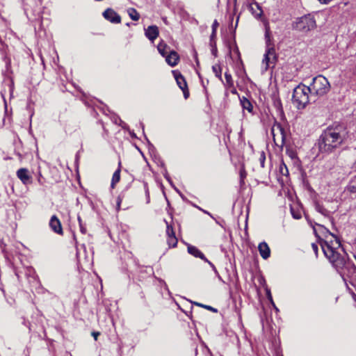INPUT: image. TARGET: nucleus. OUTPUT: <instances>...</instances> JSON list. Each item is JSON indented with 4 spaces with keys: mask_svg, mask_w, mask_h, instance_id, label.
I'll use <instances>...</instances> for the list:
<instances>
[{
    "mask_svg": "<svg viewBox=\"0 0 356 356\" xmlns=\"http://www.w3.org/2000/svg\"><path fill=\"white\" fill-rule=\"evenodd\" d=\"M318 229L313 227L316 236L319 239L321 249L325 257L337 269L343 270L348 260L346 252L341 247L339 240L325 227L318 225Z\"/></svg>",
    "mask_w": 356,
    "mask_h": 356,
    "instance_id": "obj_1",
    "label": "nucleus"
},
{
    "mask_svg": "<svg viewBox=\"0 0 356 356\" xmlns=\"http://www.w3.org/2000/svg\"><path fill=\"white\" fill-rule=\"evenodd\" d=\"M348 131L341 124L327 127L321 134L318 141V148L321 153L331 154L345 144Z\"/></svg>",
    "mask_w": 356,
    "mask_h": 356,
    "instance_id": "obj_2",
    "label": "nucleus"
},
{
    "mask_svg": "<svg viewBox=\"0 0 356 356\" xmlns=\"http://www.w3.org/2000/svg\"><path fill=\"white\" fill-rule=\"evenodd\" d=\"M311 99L314 97H322L326 95L330 89V85L328 80L322 75H318L313 79L312 83L309 86Z\"/></svg>",
    "mask_w": 356,
    "mask_h": 356,
    "instance_id": "obj_3",
    "label": "nucleus"
},
{
    "mask_svg": "<svg viewBox=\"0 0 356 356\" xmlns=\"http://www.w3.org/2000/svg\"><path fill=\"white\" fill-rule=\"evenodd\" d=\"M310 90L309 86L303 84H299L293 90L292 101L298 109L305 108L309 102L311 96L309 97Z\"/></svg>",
    "mask_w": 356,
    "mask_h": 356,
    "instance_id": "obj_4",
    "label": "nucleus"
},
{
    "mask_svg": "<svg viewBox=\"0 0 356 356\" xmlns=\"http://www.w3.org/2000/svg\"><path fill=\"white\" fill-rule=\"evenodd\" d=\"M249 10L252 15L257 19L263 22L264 26V38L266 43L267 44V21L265 20L264 16V10L261 6L257 2H252L249 4ZM263 72L267 70V47H266L265 53L264 54V58L262 59Z\"/></svg>",
    "mask_w": 356,
    "mask_h": 356,
    "instance_id": "obj_5",
    "label": "nucleus"
},
{
    "mask_svg": "<svg viewBox=\"0 0 356 356\" xmlns=\"http://www.w3.org/2000/svg\"><path fill=\"white\" fill-rule=\"evenodd\" d=\"M293 28L298 31L307 33L316 28V22L312 15H305L296 19L293 23Z\"/></svg>",
    "mask_w": 356,
    "mask_h": 356,
    "instance_id": "obj_6",
    "label": "nucleus"
},
{
    "mask_svg": "<svg viewBox=\"0 0 356 356\" xmlns=\"http://www.w3.org/2000/svg\"><path fill=\"white\" fill-rule=\"evenodd\" d=\"M172 74L174 75V77L177 81L178 86L183 91L184 98L187 99L189 97V92L184 77L181 75V74L179 72L176 70H173Z\"/></svg>",
    "mask_w": 356,
    "mask_h": 356,
    "instance_id": "obj_7",
    "label": "nucleus"
},
{
    "mask_svg": "<svg viewBox=\"0 0 356 356\" xmlns=\"http://www.w3.org/2000/svg\"><path fill=\"white\" fill-rule=\"evenodd\" d=\"M17 177L24 184L28 185L32 182V177L26 168H20L17 171Z\"/></svg>",
    "mask_w": 356,
    "mask_h": 356,
    "instance_id": "obj_8",
    "label": "nucleus"
},
{
    "mask_svg": "<svg viewBox=\"0 0 356 356\" xmlns=\"http://www.w3.org/2000/svg\"><path fill=\"white\" fill-rule=\"evenodd\" d=\"M104 17L111 23L118 24L121 22L120 16L111 8H107L103 13Z\"/></svg>",
    "mask_w": 356,
    "mask_h": 356,
    "instance_id": "obj_9",
    "label": "nucleus"
},
{
    "mask_svg": "<svg viewBox=\"0 0 356 356\" xmlns=\"http://www.w3.org/2000/svg\"><path fill=\"white\" fill-rule=\"evenodd\" d=\"M271 133L275 144L277 146H282L284 144V137L281 129L279 127H277L276 129L273 127Z\"/></svg>",
    "mask_w": 356,
    "mask_h": 356,
    "instance_id": "obj_10",
    "label": "nucleus"
},
{
    "mask_svg": "<svg viewBox=\"0 0 356 356\" xmlns=\"http://www.w3.org/2000/svg\"><path fill=\"white\" fill-rule=\"evenodd\" d=\"M49 226L51 229L58 234H63V228L61 222L56 216H51L49 221Z\"/></svg>",
    "mask_w": 356,
    "mask_h": 356,
    "instance_id": "obj_11",
    "label": "nucleus"
},
{
    "mask_svg": "<svg viewBox=\"0 0 356 356\" xmlns=\"http://www.w3.org/2000/svg\"><path fill=\"white\" fill-rule=\"evenodd\" d=\"M275 88H276V85H275ZM271 99L273 102V106L276 110V112L278 115L282 113V106L281 103V100L278 96V93L277 92V88L271 94Z\"/></svg>",
    "mask_w": 356,
    "mask_h": 356,
    "instance_id": "obj_12",
    "label": "nucleus"
},
{
    "mask_svg": "<svg viewBox=\"0 0 356 356\" xmlns=\"http://www.w3.org/2000/svg\"><path fill=\"white\" fill-rule=\"evenodd\" d=\"M165 58L166 63L171 67L177 65L179 60V56L175 51H170Z\"/></svg>",
    "mask_w": 356,
    "mask_h": 356,
    "instance_id": "obj_13",
    "label": "nucleus"
},
{
    "mask_svg": "<svg viewBox=\"0 0 356 356\" xmlns=\"http://www.w3.org/2000/svg\"><path fill=\"white\" fill-rule=\"evenodd\" d=\"M187 250L188 252L193 257L200 258L204 261H208V259L205 257L204 254L195 246L188 245Z\"/></svg>",
    "mask_w": 356,
    "mask_h": 356,
    "instance_id": "obj_14",
    "label": "nucleus"
},
{
    "mask_svg": "<svg viewBox=\"0 0 356 356\" xmlns=\"http://www.w3.org/2000/svg\"><path fill=\"white\" fill-rule=\"evenodd\" d=\"M145 35L151 41H154L159 35V29L155 25L149 26L145 29Z\"/></svg>",
    "mask_w": 356,
    "mask_h": 356,
    "instance_id": "obj_15",
    "label": "nucleus"
},
{
    "mask_svg": "<svg viewBox=\"0 0 356 356\" xmlns=\"http://www.w3.org/2000/svg\"><path fill=\"white\" fill-rule=\"evenodd\" d=\"M240 103L241 105L244 110H247L248 112L251 113L252 111V104L250 101L248 99L245 97H240Z\"/></svg>",
    "mask_w": 356,
    "mask_h": 356,
    "instance_id": "obj_16",
    "label": "nucleus"
},
{
    "mask_svg": "<svg viewBox=\"0 0 356 356\" xmlns=\"http://www.w3.org/2000/svg\"><path fill=\"white\" fill-rule=\"evenodd\" d=\"M120 165H121V163L120 162L119 163L118 168L114 172V173L113 175L112 180H111V187L112 188H114L115 186V184L118 182L120 181Z\"/></svg>",
    "mask_w": 356,
    "mask_h": 356,
    "instance_id": "obj_17",
    "label": "nucleus"
},
{
    "mask_svg": "<svg viewBox=\"0 0 356 356\" xmlns=\"http://www.w3.org/2000/svg\"><path fill=\"white\" fill-rule=\"evenodd\" d=\"M268 67H270V64H275L277 61V56L275 54V51L274 48L268 47Z\"/></svg>",
    "mask_w": 356,
    "mask_h": 356,
    "instance_id": "obj_18",
    "label": "nucleus"
},
{
    "mask_svg": "<svg viewBox=\"0 0 356 356\" xmlns=\"http://www.w3.org/2000/svg\"><path fill=\"white\" fill-rule=\"evenodd\" d=\"M261 256L264 259H267V243L266 242H261L258 246Z\"/></svg>",
    "mask_w": 356,
    "mask_h": 356,
    "instance_id": "obj_19",
    "label": "nucleus"
},
{
    "mask_svg": "<svg viewBox=\"0 0 356 356\" xmlns=\"http://www.w3.org/2000/svg\"><path fill=\"white\" fill-rule=\"evenodd\" d=\"M157 49H158L159 52L163 57H165L169 53L168 51V46L165 44L163 43V42H160L158 44Z\"/></svg>",
    "mask_w": 356,
    "mask_h": 356,
    "instance_id": "obj_20",
    "label": "nucleus"
},
{
    "mask_svg": "<svg viewBox=\"0 0 356 356\" xmlns=\"http://www.w3.org/2000/svg\"><path fill=\"white\" fill-rule=\"evenodd\" d=\"M128 13H129V15L131 17V19L134 20V21H137L140 18L139 13L134 8H129L128 10Z\"/></svg>",
    "mask_w": 356,
    "mask_h": 356,
    "instance_id": "obj_21",
    "label": "nucleus"
},
{
    "mask_svg": "<svg viewBox=\"0 0 356 356\" xmlns=\"http://www.w3.org/2000/svg\"><path fill=\"white\" fill-rule=\"evenodd\" d=\"M212 70L216 76L222 80V70L220 65H215L212 66Z\"/></svg>",
    "mask_w": 356,
    "mask_h": 356,
    "instance_id": "obj_22",
    "label": "nucleus"
},
{
    "mask_svg": "<svg viewBox=\"0 0 356 356\" xmlns=\"http://www.w3.org/2000/svg\"><path fill=\"white\" fill-rule=\"evenodd\" d=\"M166 224V234L168 237L175 236L173 227L165 220H164Z\"/></svg>",
    "mask_w": 356,
    "mask_h": 356,
    "instance_id": "obj_23",
    "label": "nucleus"
},
{
    "mask_svg": "<svg viewBox=\"0 0 356 356\" xmlns=\"http://www.w3.org/2000/svg\"><path fill=\"white\" fill-rule=\"evenodd\" d=\"M168 244L170 247H175L177 244V238L175 236L168 237L167 238Z\"/></svg>",
    "mask_w": 356,
    "mask_h": 356,
    "instance_id": "obj_24",
    "label": "nucleus"
},
{
    "mask_svg": "<svg viewBox=\"0 0 356 356\" xmlns=\"http://www.w3.org/2000/svg\"><path fill=\"white\" fill-rule=\"evenodd\" d=\"M225 80H226L227 85L229 87L233 86L234 82H233V80H232V75L229 72H226L225 73Z\"/></svg>",
    "mask_w": 356,
    "mask_h": 356,
    "instance_id": "obj_25",
    "label": "nucleus"
},
{
    "mask_svg": "<svg viewBox=\"0 0 356 356\" xmlns=\"http://www.w3.org/2000/svg\"><path fill=\"white\" fill-rule=\"evenodd\" d=\"M291 212L295 219H300L302 217L301 213L299 211H296L293 207H291Z\"/></svg>",
    "mask_w": 356,
    "mask_h": 356,
    "instance_id": "obj_26",
    "label": "nucleus"
},
{
    "mask_svg": "<svg viewBox=\"0 0 356 356\" xmlns=\"http://www.w3.org/2000/svg\"><path fill=\"white\" fill-rule=\"evenodd\" d=\"M4 83L8 85V86L9 88L10 94V95H12L13 92V88H14L13 81L11 79H6V80H5Z\"/></svg>",
    "mask_w": 356,
    "mask_h": 356,
    "instance_id": "obj_27",
    "label": "nucleus"
},
{
    "mask_svg": "<svg viewBox=\"0 0 356 356\" xmlns=\"http://www.w3.org/2000/svg\"><path fill=\"white\" fill-rule=\"evenodd\" d=\"M122 202V197L120 195H119L117 197V200H116V211H120Z\"/></svg>",
    "mask_w": 356,
    "mask_h": 356,
    "instance_id": "obj_28",
    "label": "nucleus"
},
{
    "mask_svg": "<svg viewBox=\"0 0 356 356\" xmlns=\"http://www.w3.org/2000/svg\"><path fill=\"white\" fill-rule=\"evenodd\" d=\"M218 25H219V24L217 22V20H214V22H213V24H212L213 35H216V30H217Z\"/></svg>",
    "mask_w": 356,
    "mask_h": 356,
    "instance_id": "obj_29",
    "label": "nucleus"
},
{
    "mask_svg": "<svg viewBox=\"0 0 356 356\" xmlns=\"http://www.w3.org/2000/svg\"><path fill=\"white\" fill-rule=\"evenodd\" d=\"M316 209H317V211H318V212H320L321 213H322V214H323V215H325V216H326V215H327V211L325 209H324L323 207H321V206L318 205V206L316 207Z\"/></svg>",
    "mask_w": 356,
    "mask_h": 356,
    "instance_id": "obj_30",
    "label": "nucleus"
},
{
    "mask_svg": "<svg viewBox=\"0 0 356 356\" xmlns=\"http://www.w3.org/2000/svg\"><path fill=\"white\" fill-rule=\"evenodd\" d=\"M265 160H266V156L265 152H262L261 154L260 161H261V165L262 168H264L265 165Z\"/></svg>",
    "mask_w": 356,
    "mask_h": 356,
    "instance_id": "obj_31",
    "label": "nucleus"
},
{
    "mask_svg": "<svg viewBox=\"0 0 356 356\" xmlns=\"http://www.w3.org/2000/svg\"><path fill=\"white\" fill-rule=\"evenodd\" d=\"M246 177L245 171L243 168L240 170L241 182H243V179Z\"/></svg>",
    "mask_w": 356,
    "mask_h": 356,
    "instance_id": "obj_32",
    "label": "nucleus"
},
{
    "mask_svg": "<svg viewBox=\"0 0 356 356\" xmlns=\"http://www.w3.org/2000/svg\"><path fill=\"white\" fill-rule=\"evenodd\" d=\"M312 248L314 252L315 253L316 256H317L318 250V245L316 243H312Z\"/></svg>",
    "mask_w": 356,
    "mask_h": 356,
    "instance_id": "obj_33",
    "label": "nucleus"
},
{
    "mask_svg": "<svg viewBox=\"0 0 356 356\" xmlns=\"http://www.w3.org/2000/svg\"><path fill=\"white\" fill-rule=\"evenodd\" d=\"M207 263H208L209 264V266L212 268L213 270L214 271V273L216 274H218V270L216 268V266L213 265V263H211L210 261L208 260V261H206Z\"/></svg>",
    "mask_w": 356,
    "mask_h": 356,
    "instance_id": "obj_34",
    "label": "nucleus"
},
{
    "mask_svg": "<svg viewBox=\"0 0 356 356\" xmlns=\"http://www.w3.org/2000/svg\"><path fill=\"white\" fill-rule=\"evenodd\" d=\"M80 227V231L82 234H86V227L83 225V223H81V225H79Z\"/></svg>",
    "mask_w": 356,
    "mask_h": 356,
    "instance_id": "obj_35",
    "label": "nucleus"
},
{
    "mask_svg": "<svg viewBox=\"0 0 356 356\" xmlns=\"http://www.w3.org/2000/svg\"><path fill=\"white\" fill-rule=\"evenodd\" d=\"M268 302H270L272 303V305H273V307L275 308L276 310H278L277 307H275V305H274V302L273 301V299H272V297H271V295H270V291H268Z\"/></svg>",
    "mask_w": 356,
    "mask_h": 356,
    "instance_id": "obj_36",
    "label": "nucleus"
},
{
    "mask_svg": "<svg viewBox=\"0 0 356 356\" xmlns=\"http://www.w3.org/2000/svg\"><path fill=\"white\" fill-rule=\"evenodd\" d=\"M198 209H199L200 211H202L203 213H206V214L209 215L211 218H213V219H214V218H213V216H212V214H211V213H209V211H206V210H204V209H201V208H200V207H198Z\"/></svg>",
    "mask_w": 356,
    "mask_h": 356,
    "instance_id": "obj_37",
    "label": "nucleus"
},
{
    "mask_svg": "<svg viewBox=\"0 0 356 356\" xmlns=\"http://www.w3.org/2000/svg\"><path fill=\"white\" fill-rule=\"evenodd\" d=\"M195 304H196L197 305H198V306H200V307H202L207 308V309H210V310L213 309V308H212L211 306L204 305H202V304H200V303H195Z\"/></svg>",
    "mask_w": 356,
    "mask_h": 356,
    "instance_id": "obj_38",
    "label": "nucleus"
},
{
    "mask_svg": "<svg viewBox=\"0 0 356 356\" xmlns=\"http://www.w3.org/2000/svg\"><path fill=\"white\" fill-rule=\"evenodd\" d=\"M92 335L93 336L95 340L97 341V337L99 335V332H93L92 333Z\"/></svg>",
    "mask_w": 356,
    "mask_h": 356,
    "instance_id": "obj_39",
    "label": "nucleus"
},
{
    "mask_svg": "<svg viewBox=\"0 0 356 356\" xmlns=\"http://www.w3.org/2000/svg\"><path fill=\"white\" fill-rule=\"evenodd\" d=\"M348 188L350 192L356 193V186H350Z\"/></svg>",
    "mask_w": 356,
    "mask_h": 356,
    "instance_id": "obj_40",
    "label": "nucleus"
},
{
    "mask_svg": "<svg viewBox=\"0 0 356 356\" xmlns=\"http://www.w3.org/2000/svg\"><path fill=\"white\" fill-rule=\"evenodd\" d=\"M216 37V35H213V32L211 33V36H210V40H211V44H212L213 42V39Z\"/></svg>",
    "mask_w": 356,
    "mask_h": 356,
    "instance_id": "obj_41",
    "label": "nucleus"
},
{
    "mask_svg": "<svg viewBox=\"0 0 356 356\" xmlns=\"http://www.w3.org/2000/svg\"><path fill=\"white\" fill-rule=\"evenodd\" d=\"M77 220L79 221V225H81V223H83L82 222V220H81V217L79 216H78Z\"/></svg>",
    "mask_w": 356,
    "mask_h": 356,
    "instance_id": "obj_42",
    "label": "nucleus"
},
{
    "mask_svg": "<svg viewBox=\"0 0 356 356\" xmlns=\"http://www.w3.org/2000/svg\"><path fill=\"white\" fill-rule=\"evenodd\" d=\"M216 276L218 277V280H219L222 281V278H221V277H220V275H219V273H218V274H216Z\"/></svg>",
    "mask_w": 356,
    "mask_h": 356,
    "instance_id": "obj_43",
    "label": "nucleus"
},
{
    "mask_svg": "<svg viewBox=\"0 0 356 356\" xmlns=\"http://www.w3.org/2000/svg\"><path fill=\"white\" fill-rule=\"evenodd\" d=\"M1 96L4 100V102H5V104H6V100H5V97H4V94L3 93V92H1Z\"/></svg>",
    "mask_w": 356,
    "mask_h": 356,
    "instance_id": "obj_44",
    "label": "nucleus"
},
{
    "mask_svg": "<svg viewBox=\"0 0 356 356\" xmlns=\"http://www.w3.org/2000/svg\"><path fill=\"white\" fill-rule=\"evenodd\" d=\"M236 3H237V0H234V6H236Z\"/></svg>",
    "mask_w": 356,
    "mask_h": 356,
    "instance_id": "obj_45",
    "label": "nucleus"
},
{
    "mask_svg": "<svg viewBox=\"0 0 356 356\" xmlns=\"http://www.w3.org/2000/svg\"><path fill=\"white\" fill-rule=\"evenodd\" d=\"M268 257H270V251L269 248H268Z\"/></svg>",
    "mask_w": 356,
    "mask_h": 356,
    "instance_id": "obj_46",
    "label": "nucleus"
},
{
    "mask_svg": "<svg viewBox=\"0 0 356 356\" xmlns=\"http://www.w3.org/2000/svg\"><path fill=\"white\" fill-rule=\"evenodd\" d=\"M264 291H266V293H267V287H264Z\"/></svg>",
    "mask_w": 356,
    "mask_h": 356,
    "instance_id": "obj_47",
    "label": "nucleus"
},
{
    "mask_svg": "<svg viewBox=\"0 0 356 356\" xmlns=\"http://www.w3.org/2000/svg\"><path fill=\"white\" fill-rule=\"evenodd\" d=\"M262 324H263V327L264 326V321L262 320Z\"/></svg>",
    "mask_w": 356,
    "mask_h": 356,
    "instance_id": "obj_48",
    "label": "nucleus"
},
{
    "mask_svg": "<svg viewBox=\"0 0 356 356\" xmlns=\"http://www.w3.org/2000/svg\"><path fill=\"white\" fill-rule=\"evenodd\" d=\"M236 90H234V91H232V93H236Z\"/></svg>",
    "mask_w": 356,
    "mask_h": 356,
    "instance_id": "obj_49",
    "label": "nucleus"
}]
</instances>
